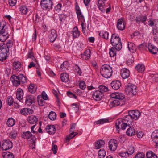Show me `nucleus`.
I'll list each match as a JSON object with an SVG mask.
<instances>
[{
    "instance_id": "f257e3e1",
    "label": "nucleus",
    "mask_w": 158,
    "mask_h": 158,
    "mask_svg": "<svg viewBox=\"0 0 158 158\" xmlns=\"http://www.w3.org/2000/svg\"><path fill=\"white\" fill-rule=\"evenodd\" d=\"M100 72L102 75L106 78H110L112 74V68L108 65H102L101 67Z\"/></svg>"
},
{
    "instance_id": "f03ea898",
    "label": "nucleus",
    "mask_w": 158,
    "mask_h": 158,
    "mask_svg": "<svg viewBox=\"0 0 158 158\" xmlns=\"http://www.w3.org/2000/svg\"><path fill=\"white\" fill-rule=\"evenodd\" d=\"M10 46L8 44L0 46V61H2L6 59L7 53L9 52V49Z\"/></svg>"
},
{
    "instance_id": "7ed1b4c3",
    "label": "nucleus",
    "mask_w": 158,
    "mask_h": 158,
    "mask_svg": "<svg viewBox=\"0 0 158 158\" xmlns=\"http://www.w3.org/2000/svg\"><path fill=\"white\" fill-rule=\"evenodd\" d=\"M7 28L4 24L0 23V41L4 42L9 37Z\"/></svg>"
},
{
    "instance_id": "20e7f679",
    "label": "nucleus",
    "mask_w": 158,
    "mask_h": 158,
    "mask_svg": "<svg viewBox=\"0 0 158 158\" xmlns=\"http://www.w3.org/2000/svg\"><path fill=\"white\" fill-rule=\"evenodd\" d=\"M125 91L127 94L135 95L137 92V87L131 83H128L126 85Z\"/></svg>"
},
{
    "instance_id": "39448f33",
    "label": "nucleus",
    "mask_w": 158,
    "mask_h": 158,
    "mask_svg": "<svg viewBox=\"0 0 158 158\" xmlns=\"http://www.w3.org/2000/svg\"><path fill=\"white\" fill-rule=\"evenodd\" d=\"M40 4L41 8L46 10H49L53 5L52 0H41Z\"/></svg>"
},
{
    "instance_id": "423d86ee",
    "label": "nucleus",
    "mask_w": 158,
    "mask_h": 158,
    "mask_svg": "<svg viewBox=\"0 0 158 158\" xmlns=\"http://www.w3.org/2000/svg\"><path fill=\"white\" fill-rule=\"evenodd\" d=\"M128 114H130L133 119L136 120H137L141 115V113L138 110H131L128 112Z\"/></svg>"
},
{
    "instance_id": "0eeeda50",
    "label": "nucleus",
    "mask_w": 158,
    "mask_h": 158,
    "mask_svg": "<svg viewBox=\"0 0 158 158\" xmlns=\"http://www.w3.org/2000/svg\"><path fill=\"white\" fill-rule=\"evenodd\" d=\"M121 42V39L119 36L116 34L112 35L110 40L111 44L113 46Z\"/></svg>"
},
{
    "instance_id": "6e6552de",
    "label": "nucleus",
    "mask_w": 158,
    "mask_h": 158,
    "mask_svg": "<svg viewBox=\"0 0 158 158\" xmlns=\"http://www.w3.org/2000/svg\"><path fill=\"white\" fill-rule=\"evenodd\" d=\"M35 101V98L32 95H27L26 97L25 103L29 106Z\"/></svg>"
},
{
    "instance_id": "1a4fd4ad",
    "label": "nucleus",
    "mask_w": 158,
    "mask_h": 158,
    "mask_svg": "<svg viewBox=\"0 0 158 158\" xmlns=\"http://www.w3.org/2000/svg\"><path fill=\"white\" fill-rule=\"evenodd\" d=\"M13 147L12 142L9 140L4 141L2 145V149L3 150H7Z\"/></svg>"
},
{
    "instance_id": "9d476101",
    "label": "nucleus",
    "mask_w": 158,
    "mask_h": 158,
    "mask_svg": "<svg viewBox=\"0 0 158 158\" xmlns=\"http://www.w3.org/2000/svg\"><path fill=\"white\" fill-rule=\"evenodd\" d=\"M109 148L111 151H115L117 148V142L114 139H111L108 143Z\"/></svg>"
},
{
    "instance_id": "9b49d317",
    "label": "nucleus",
    "mask_w": 158,
    "mask_h": 158,
    "mask_svg": "<svg viewBox=\"0 0 158 158\" xmlns=\"http://www.w3.org/2000/svg\"><path fill=\"white\" fill-rule=\"evenodd\" d=\"M134 120V119H133L132 116L128 114V115H127L123 118L124 122L128 124V126H131L133 125Z\"/></svg>"
},
{
    "instance_id": "f8f14e48",
    "label": "nucleus",
    "mask_w": 158,
    "mask_h": 158,
    "mask_svg": "<svg viewBox=\"0 0 158 158\" xmlns=\"http://www.w3.org/2000/svg\"><path fill=\"white\" fill-rule=\"evenodd\" d=\"M123 100L119 99H115L110 103L109 106L111 108H112L119 105L122 106L123 104Z\"/></svg>"
},
{
    "instance_id": "ddd939ff",
    "label": "nucleus",
    "mask_w": 158,
    "mask_h": 158,
    "mask_svg": "<svg viewBox=\"0 0 158 158\" xmlns=\"http://www.w3.org/2000/svg\"><path fill=\"white\" fill-rule=\"evenodd\" d=\"M103 94L100 92L99 90H96L94 92L92 95L93 98L97 101H99L102 98L103 96Z\"/></svg>"
},
{
    "instance_id": "4468645a",
    "label": "nucleus",
    "mask_w": 158,
    "mask_h": 158,
    "mask_svg": "<svg viewBox=\"0 0 158 158\" xmlns=\"http://www.w3.org/2000/svg\"><path fill=\"white\" fill-rule=\"evenodd\" d=\"M10 79L14 86H18L19 85L20 83L19 76L13 75L11 76Z\"/></svg>"
},
{
    "instance_id": "2eb2a0df",
    "label": "nucleus",
    "mask_w": 158,
    "mask_h": 158,
    "mask_svg": "<svg viewBox=\"0 0 158 158\" xmlns=\"http://www.w3.org/2000/svg\"><path fill=\"white\" fill-rule=\"evenodd\" d=\"M120 74L123 78L126 79L129 76L130 71L127 69L123 68L121 70Z\"/></svg>"
},
{
    "instance_id": "dca6fc26",
    "label": "nucleus",
    "mask_w": 158,
    "mask_h": 158,
    "mask_svg": "<svg viewBox=\"0 0 158 158\" xmlns=\"http://www.w3.org/2000/svg\"><path fill=\"white\" fill-rule=\"evenodd\" d=\"M148 48L149 52L152 54L155 55L157 54L158 51L157 48L151 43L148 44Z\"/></svg>"
},
{
    "instance_id": "f3484780",
    "label": "nucleus",
    "mask_w": 158,
    "mask_h": 158,
    "mask_svg": "<svg viewBox=\"0 0 158 158\" xmlns=\"http://www.w3.org/2000/svg\"><path fill=\"white\" fill-rule=\"evenodd\" d=\"M111 97L112 98H115L116 99L123 100L125 98L124 95L123 94L118 93H112L111 94Z\"/></svg>"
},
{
    "instance_id": "a211bd4d",
    "label": "nucleus",
    "mask_w": 158,
    "mask_h": 158,
    "mask_svg": "<svg viewBox=\"0 0 158 158\" xmlns=\"http://www.w3.org/2000/svg\"><path fill=\"white\" fill-rule=\"evenodd\" d=\"M111 86L114 90H118L121 86V83L118 80L113 81L110 84Z\"/></svg>"
},
{
    "instance_id": "6ab92c4d",
    "label": "nucleus",
    "mask_w": 158,
    "mask_h": 158,
    "mask_svg": "<svg viewBox=\"0 0 158 158\" xmlns=\"http://www.w3.org/2000/svg\"><path fill=\"white\" fill-rule=\"evenodd\" d=\"M118 29L120 30H123L125 27V25L122 19H120L118 20L117 24Z\"/></svg>"
},
{
    "instance_id": "aec40b11",
    "label": "nucleus",
    "mask_w": 158,
    "mask_h": 158,
    "mask_svg": "<svg viewBox=\"0 0 158 158\" xmlns=\"http://www.w3.org/2000/svg\"><path fill=\"white\" fill-rule=\"evenodd\" d=\"M107 0H99L98 1V6L99 10L102 12H104L105 9L107 6L105 5V3L104 1H106Z\"/></svg>"
},
{
    "instance_id": "412c9836",
    "label": "nucleus",
    "mask_w": 158,
    "mask_h": 158,
    "mask_svg": "<svg viewBox=\"0 0 158 158\" xmlns=\"http://www.w3.org/2000/svg\"><path fill=\"white\" fill-rule=\"evenodd\" d=\"M45 129L47 133L51 135L54 134L55 133L56 131L55 127L54 125H50L47 126Z\"/></svg>"
},
{
    "instance_id": "4be33fe9",
    "label": "nucleus",
    "mask_w": 158,
    "mask_h": 158,
    "mask_svg": "<svg viewBox=\"0 0 158 158\" xmlns=\"http://www.w3.org/2000/svg\"><path fill=\"white\" fill-rule=\"evenodd\" d=\"M33 113V111L31 109L28 108L22 109L20 110V113L22 114L26 115L28 114H32Z\"/></svg>"
},
{
    "instance_id": "5701e85b",
    "label": "nucleus",
    "mask_w": 158,
    "mask_h": 158,
    "mask_svg": "<svg viewBox=\"0 0 158 158\" xmlns=\"http://www.w3.org/2000/svg\"><path fill=\"white\" fill-rule=\"evenodd\" d=\"M57 37V34L55 30L53 29L51 30V33L49 35V37L50 42H53Z\"/></svg>"
},
{
    "instance_id": "b1692460",
    "label": "nucleus",
    "mask_w": 158,
    "mask_h": 158,
    "mask_svg": "<svg viewBox=\"0 0 158 158\" xmlns=\"http://www.w3.org/2000/svg\"><path fill=\"white\" fill-rule=\"evenodd\" d=\"M24 94L23 91L21 89L19 88L17 89L16 92V98L19 101L22 100L23 98Z\"/></svg>"
},
{
    "instance_id": "393cba45",
    "label": "nucleus",
    "mask_w": 158,
    "mask_h": 158,
    "mask_svg": "<svg viewBox=\"0 0 158 158\" xmlns=\"http://www.w3.org/2000/svg\"><path fill=\"white\" fill-rule=\"evenodd\" d=\"M27 121L30 124H34L37 122L38 119L35 116L31 115L28 117Z\"/></svg>"
},
{
    "instance_id": "a878e982",
    "label": "nucleus",
    "mask_w": 158,
    "mask_h": 158,
    "mask_svg": "<svg viewBox=\"0 0 158 158\" xmlns=\"http://www.w3.org/2000/svg\"><path fill=\"white\" fill-rule=\"evenodd\" d=\"M105 144V142L102 140H99L95 143V147L96 149H99L103 147Z\"/></svg>"
},
{
    "instance_id": "bb28decb",
    "label": "nucleus",
    "mask_w": 158,
    "mask_h": 158,
    "mask_svg": "<svg viewBox=\"0 0 158 158\" xmlns=\"http://www.w3.org/2000/svg\"><path fill=\"white\" fill-rule=\"evenodd\" d=\"M154 131L151 135V138L152 141L156 144V146H158V134Z\"/></svg>"
},
{
    "instance_id": "cd10ccee",
    "label": "nucleus",
    "mask_w": 158,
    "mask_h": 158,
    "mask_svg": "<svg viewBox=\"0 0 158 158\" xmlns=\"http://www.w3.org/2000/svg\"><path fill=\"white\" fill-rule=\"evenodd\" d=\"M147 19V18L146 15L139 16L136 17V21L138 23H139L140 22L144 23L146 20Z\"/></svg>"
},
{
    "instance_id": "c85d7f7f",
    "label": "nucleus",
    "mask_w": 158,
    "mask_h": 158,
    "mask_svg": "<svg viewBox=\"0 0 158 158\" xmlns=\"http://www.w3.org/2000/svg\"><path fill=\"white\" fill-rule=\"evenodd\" d=\"M32 135L31 133L29 131H27L25 132H23L22 135V138L26 139H29L32 137Z\"/></svg>"
},
{
    "instance_id": "c756f323",
    "label": "nucleus",
    "mask_w": 158,
    "mask_h": 158,
    "mask_svg": "<svg viewBox=\"0 0 158 158\" xmlns=\"http://www.w3.org/2000/svg\"><path fill=\"white\" fill-rule=\"evenodd\" d=\"M135 69L138 72L142 73L145 70V66L143 64H138L135 67Z\"/></svg>"
},
{
    "instance_id": "7c9ffc66",
    "label": "nucleus",
    "mask_w": 158,
    "mask_h": 158,
    "mask_svg": "<svg viewBox=\"0 0 158 158\" xmlns=\"http://www.w3.org/2000/svg\"><path fill=\"white\" fill-rule=\"evenodd\" d=\"M128 46L129 50L131 52H134L136 51V48H135V45L133 43L131 42H128Z\"/></svg>"
},
{
    "instance_id": "2f4dec72",
    "label": "nucleus",
    "mask_w": 158,
    "mask_h": 158,
    "mask_svg": "<svg viewBox=\"0 0 158 158\" xmlns=\"http://www.w3.org/2000/svg\"><path fill=\"white\" fill-rule=\"evenodd\" d=\"M61 81L64 82H66L69 80V75L66 73H63L60 75Z\"/></svg>"
},
{
    "instance_id": "473e14b6",
    "label": "nucleus",
    "mask_w": 158,
    "mask_h": 158,
    "mask_svg": "<svg viewBox=\"0 0 158 158\" xmlns=\"http://www.w3.org/2000/svg\"><path fill=\"white\" fill-rule=\"evenodd\" d=\"M135 131L133 127H130L127 129L126 131L127 135L129 136H132L135 135Z\"/></svg>"
},
{
    "instance_id": "72a5a7b5",
    "label": "nucleus",
    "mask_w": 158,
    "mask_h": 158,
    "mask_svg": "<svg viewBox=\"0 0 158 158\" xmlns=\"http://www.w3.org/2000/svg\"><path fill=\"white\" fill-rule=\"evenodd\" d=\"M73 36L74 38H77L80 35V33L77 27H75L73 29Z\"/></svg>"
},
{
    "instance_id": "f704fd0d",
    "label": "nucleus",
    "mask_w": 158,
    "mask_h": 158,
    "mask_svg": "<svg viewBox=\"0 0 158 158\" xmlns=\"http://www.w3.org/2000/svg\"><path fill=\"white\" fill-rule=\"evenodd\" d=\"M99 35L100 36L102 37L106 40H107L108 39L109 34L107 31H102L100 32Z\"/></svg>"
},
{
    "instance_id": "c9c22d12",
    "label": "nucleus",
    "mask_w": 158,
    "mask_h": 158,
    "mask_svg": "<svg viewBox=\"0 0 158 158\" xmlns=\"http://www.w3.org/2000/svg\"><path fill=\"white\" fill-rule=\"evenodd\" d=\"M69 64L67 61L64 62L61 65L60 69L63 71H65L68 69Z\"/></svg>"
},
{
    "instance_id": "e433bc0d",
    "label": "nucleus",
    "mask_w": 158,
    "mask_h": 158,
    "mask_svg": "<svg viewBox=\"0 0 158 158\" xmlns=\"http://www.w3.org/2000/svg\"><path fill=\"white\" fill-rule=\"evenodd\" d=\"M37 87L36 85L31 84L28 88L29 91L31 93H35L36 89Z\"/></svg>"
},
{
    "instance_id": "4c0bfd02",
    "label": "nucleus",
    "mask_w": 158,
    "mask_h": 158,
    "mask_svg": "<svg viewBox=\"0 0 158 158\" xmlns=\"http://www.w3.org/2000/svg\"><path fill=\"white\" fill-rule=\"evenodd\" d=\"M146 156L147 158H157L156 155L152 151L147 152Z\"/></svg>"
},
{
    "instance_id": "58836bf2",
    "label": "nucleus",
    "mask_w": 158,
    "mask_h": 158,
    "mask_svg": "<svg viewBox=\"0 0 158 158\" xmlns=\"http://www.w3.org/2000/svg\"><path fill=\"white\" fill-rule=\"evenodd\" d=\"M126 152L129 155L133 154L134 152V146L132 145L128 146L127 148V151Z\"/></svg>"
},
{
    "instance_id": "ea45409f",
    "label": "nucleus",
    "mask_w": 158,
    "mask_h": 158,
    "mask_svg": "<svg viewBox=\"0 0 158 158\" xmlns=\"http://www.w3.org/2000/svg\"><path fill=\"white\" fill-rule=\"evenodd\" d=\"M15 120L13 118H10L8 119L6 124L8 127H11L15 124Z\"/></svg>"
},
{
    "instance_id": "a19ab883",
    "label": "nucleus",
    "mask_w": 158,
    "mask_h": 158,
    "mask_svg": "<svg viewBox=\"0 0 158 158\" xmlns=\"http://www.w3.org/2000/svg\"><path fill=\"white\" fill-rule=\"evenodd\" d=\"M106 154V152L104 149H101L98 151V155L99 158H104Z\"/></svg>"
},
{
    "instance_id": "79ce46f5",
    "label": "nucleus",
    "mask_w": 158,
    "mask_h": 158,
    "mask_svg": "<svg viewBox=\"0 0 158 158\" xmlns=\"http://www.w3.org/2000/svg\"><path fill=\"white\" fill-rule=\"evenodd\" d=\"M48 117L51 120H54L56 118V114L53 111H51L48 114Z\"/></svg>"
},
{
    "instance_id": "37998d69",
    "label": "nucleus",
    "mask_w": 158,
    "mask_h": 158,
    "mask_svg": "<svg viewBox=\"0 0 158 158\" xmlns=\"http://www.w3.org/2000/svg\"><path fill=\"white\" fill-rule=\"evenodd\" d=\"M19 11L22 14L25 15L27 13L28 10L25 6H23L20 7Z\"/></svg>"
},
{
    "instance_id": "c03bdc74",
    "label": "nucleus",
    "mask_w": 158,
    "mask_h": 158,
    "mask_svg": "<svg viewBox=\"0 0 158 158\" xmlns=\"http://www.w3.org/2000/svg\"><path fill=\"white\" fill-rule=\"evenodd\" d=\"M77 132H71L70 134L67 136L66 138V141H69L70 140L75 136L77 134Z\"/></svg>"
},
{
    "instance_id": "a18cd8bd",
    "label": "nucleus",
    "mask_w": 158,
    "mask_h": 158,
    "mask_svg": "<svg viewBox=\"0 0 158 158\" xmlns=\"http://www.w3.org/2000/svg\"><path fill=\"white\" fill-rule=\"evenodd\" d=\"M20 83L22 82L23 84L27 82V78L24 76L23 74H20L19 75Z\"/></svg>"
},
{
    "instance_id": "49530a36",
    "label": "nucleus",
    "mask_w": 158,
    "mask_h": 158,
    "mask_svg": "<svg viewBox=\"0 0 158 158\" xmlns=\"http://www.w3.org/2000/svg\"><path fill=\"white\" fill-rule=\"evenodd\" d=\"M3 158H14V156L12 153L9 152H4L3 154Z\"/></svg>"
},
{
    "instance_id": "de8ad7c7",
    "label": "nucleus",
    "mask_w": 158,
    "mask_h": 158,
    "mask_svg": "<svg viewBox=\"0 0 158 158\" xmlns=\"http://www.w3.org/2000/svg\"><path fill=\"white\" fill-rule=\"evenodd\" d=\"M99 91H100L102 94L103 92H106L108 90V88L104 85H100L98 87Z\"/></svg>"
},
{
    "instance_id": "09e8293b",
    "label": "nucleus",
    "mask_w": 158,
    "mask_h": 158,
    "mask_svg": "<svg viewBox=\"0 0 158 158\" xmlns=\"http://www.w3.org/2000/svg\"><path fill=\"white\" fill-rule=\"evenodd\" d=\"M115 51V48L113 47H112L111 49H110L109 53L111 57H114L116 55Z\"/></svg>"
},
{
    "instance_id": "8fccbe9b",
    "label": "nucleus",
    "mask_w": 158,
    "mask_h": 158,
    "mask_svg": "<svg viewBox=\"0 0 158 158\" xmlns=\"http://www.w3.org/2000/svg\"><path fill=\"white\" fill-rule=\"evenodd\" d=\"M108 120L107 119H102L95 122L94 124H102L106 122H108Z\"/></svg>"
},
{
    "instance_id": "3c124183",
    "label": "nucleus",
    "mask_w": 158,
    "mask_h": 158,
    "mask_svg": "<svg viewBox=\"0 0 158 158\" xmlns=\"http://www.w3.org/2000/svg\"><path fill=\"white\" fill-rule=\"evenodd\" d=\"M76 14L78 18H81L82 22H85L84 17L82 15L81 10L76 12Z\"/></svg>"
},
{
    "instance_id": "603ef678",
    "label": "nucleus",
    "mask_w": 158,
    "mask_h": 158,
    "mask_svg": "<svg viewBox=\"0 0 158 158\" xmlns=\"http://www.w3.org/2000/svg\"><path fill=\"white\" fill-rule=\"evenodd\" d=\"M123 123V122L121 119H118L116 121V123L115 124L116 128L118 130V132L119 133V130L118 129L119 128V125Z\"/></svg>"
},
{
    "instance_id": "864d4df0",
    "label": "nucleus",
    "mask_w": 158,
    "mask_h": 158,
    "mask_svg": "<svg viewBox=\"0 0 158 158\" xmlns=\"http://www.w3.org/2000/svg\"><path fill=\"white\" fill-rule=\"evenodd\" d=\"M85 56V59L88 60L89 59L90 56L91 52L89 49L86 50L84 52Z\"/></svg>"
},
{
    "instance_id": "5fc2aeb1",
    "label": "nucleus",
    "mask_w": 158,
    "mask_h": 158,
    "mask_svg": "<svg viewBox=\"0 0 158 158\" xmlns=\"http://www.w3.org/2000/svg\"><path fill=\"white\" fill-rule=\"evenodd\" d=\"M21 66V64L19 61L14 62L13 63V69H17Z\"/></svg>"
},
{
    "instance_id": "6e6d98bb",
    "label": "nucleus",
    "mask_w": 158,
    "mask_h": 158,
    "mask_svg": "<svg viewBox=\"0 0 158 158\" xmlns=\"http://www.w3.org/2000/svg\"><path fill=\"white\" fill-rule=\"evenodd\" d=\"M135 158H145V154L143 152H139L135 156Z\"/></svg>"
},
{
    "instance_id": "4d7b16f0",
    "label": "nucleus",
    "mask_w": 158,
    "mask_h": 158,
    "mask_svg": "<svg viewBox=\"0 0 158 158\" xmlns=\"http://www.w3.org/2000/svg\"><path fill=\"white\" fill-rule=\"evenodd\" d=\"M114 48L115 47V50H117L118 51L120 50L122 48V44L121 42L116 44V45L114 46Z\"/></svg>"
},
{
    "instance_id": "13d9d810",
    "label": "nucleus",
    "mask_w": 158,
    "mask_h": 158,
    "mask_svg": "<svg viewBox=\"0 0 158 158\" xmlns=\"http://www.w3.org/2000/svg\"><path fill=\"white\" fill-rule=\"evenodd\" d=\"M17 133L16 132H12L9 135V137L11 139H15L17 136Z\"/></svg>"
},
{
    "instance_id": "bf43d9fd",
    "label": "nucleus",
    "mask_w": 158,
    "mask_h": 158,
    "mask_svg": "<svg viewBox=\"0 0 158 158\" xmlns=\"http://www.w3.org/2000/svg\"><path fill=\"white\" fill-rule=\"evenodd\" d=\"M147 47V44L145 43H143L140 44L138 46V48L140 51L143 50L145 49L146 47Z\"/></svg>"
},
{
    "instance_id": "052dcab7",
    "label": "nucleus",
    "mask_w": 158,
    "mask_h": 158,
    "mask_svg": "<svg viewBox=\"0 0 158 158\" xmlns=\"http://www.w3.org/2000/svg\"><path fill=\"white\" fill-rule=\"evenodd\" d=\"M7 101V102L9 106H11L13 104L14 100L12 97L10 96L8 97Z\"/></svg>"
},
{
    "instance_id": "680f3d73",
    "label": "nucleus",
    "mask_w": 158,
    "mask_h": 158,
    "mask_svg": "<svg viewBox=\"0 0 158 158\" xmlns=\"http://www.w3.org/2000/svg\"><path fill=\"white\" fill-rule=\"evenodd\" d=\"M57 146L56 145L52 143V150L53 152V153L56 154L57 153Z\"/></svg>"
},
{
    "instance_id": "e2e57ef3",
    "label": "nucleus",
    "mask_w": 158,
    "mask_h": 158,
    "mask_svg": "<svg viewBox=\"0 0 158 158\" xmlns=\"http://www.w3.org/2000/svg\"><path fill=\"white\" fill-rule=\"evenodd\" d=\"M119 155L121 157L125 158H127L129 156L127 152H124L120 153Z\"/></svg>"
},
{
    "instance_id": "0e129e2a",
    "label": "nucleus",
    "mask_w": 158,
    "mask_h": 158,
    "mask_svg": "<svg viewBox=\"0 0 158 158\" xmlns=\"http://www.w3.org/2000/svg\"><path fill=\"white\" fill-rule=\"evenodd\" d=\"M151 77L152 79L156 82L158 81V74H151Z\"/></svg>"
},
{
    "instance_id": "69168bd1",
    "label": "nucleus",
    "mask_w": 158,
    "mask_h": 158,
    "mask_svg": "<svg viewBox=\"0 0 158 158\" xmlns=\"http://www.w3.org/2000/svg\"><path fill=\"white\" fill-rule=\"evenodd\" d=\"M79 85L80 88L82 90L84 89L85 88V83L83 81L80 82Z\"/></svg>"
},
{
    "instance_id": "338daca9",
    "label": "nucleus",
    "mask_w": 158,
    "mask_h": 158,
    "mask_svg": "<svg viewBox=\"0 0 158 158\" xmlns=\"http://www.w3.org/2000/svg\"><path fill=\"white\" fill-rule=\"evenodd\" d=\"M9 4L11 6H14L16 3L17 0H9Z\"/></svg>"
},
{
    "instance_id": "774afa93",
    "label": "nucleus",
    "mask_w": 158,
    "mask_h": 158,
    "mask_svg": "<svg viewBox=\"0 0 158 158\" xmlns=\"http://www.w3.org/2000/svg\"><path fill=\"white\" fill-rule=\"evenodd\" d=\"M62 5L60 4H58L55 7V10L56 11L58 12L61 10Z\"/></svg>"
}]
</instances>
